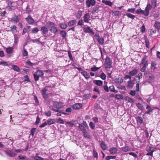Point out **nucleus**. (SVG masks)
<instances>
[{"label":"nucleus","mask_w":160,"mask_h":160,"mask_svg":"<svg viewBox=\"0 0 160 160\" xmlns=\"http://www.w3.org/2000/svg\"><path fill=\"white\" fill-rule=\"evenodd\" d=\"M104 67L107 71H109L112 67V60L108 57H107L105 59Z\"/></svg>","instance_id":"obj_1"},{"label":"nucleus","mask_w":160,"mask_h":160,"mask_svg":"<svg viewBox=\"0 0 160 160\" xmlns=\"http://www.w3.org/2000/svg\"><path fill=\"white\" fill-rule=\"evenodd\" d=\"M44 73L43 71L41 70H37L34 74V77L35 80L37 81L39 80V77L43 76Z\"/></svg>","instance_id":"obj_2"},{"label":"nucleus","mask_w":160,"mask_h":160,"mask_svg":"<svg viewBox=\"0 0 160 160\" xmlns=\"http://www.w3.org/2000/svg\"><path fill=\"white\" fill-rule=\"evenodd\" d=\"M156 149V148H154L152 147H149L147 149V151L148 153L146 154L147 155L152 156L153 152L155 149Z\"/></svg>","instance_id":"obj_3"},{"label":"nucleus","mask_w":160,"mask_h":160,"mask_svg":"<svg viewBox=\"0 0 160 160\" xmlns=\"http://www.w3.org/2000/svg\"><path fill=\"white\" fill-rule=\"evenodd\" d=\"M122 150L125 152L128 151H133V149L132 148L129 147L128 146L125 145L124 146L121 148Z\"/></svg>","instance_id":"obj_4"},{"label":"nucleus","mask_w":160,"mask_h":160,"mask_svg":"<svg viewBox=\"0 0 160 160\" xmlns=\"http://www.w3.org/2000/svg\"><path fill=\"white\" fill-rule=\"evenodd\" d=\"M95 38L98 41L99 43L101 45H102L104 42V39L102 38H100L99 35L96 34L95 35Z\"/></svg>","instance_id":"obj_5"},{"label":"nucleus","mask_w":160,"mask_h":160,"mask_svg":"<svg viewBox=\"0 0 160 160\" xmlns=\"http://www.w3.org/2000/svg\"><path fill=\"white\" fill-rule=\"evenodd\" d=\"M83 31L85 32L91 33L93 34H94V32L92 31V29L89 27L86 28L84 27L83 28Z\"/></svg>","instance_id":"obj_6"},{"label":"nucleus","mask_w":160,"mask_h":160,"mask_svg":"<svg viewBox=\"0 0 160 160\" xmlns=\"http://www.w3.org/2000/svg\"><path fill=\"white\" fill-rule=\"evenodd\" d=\"M53 105L56 108L59 109L62 108L63 106V104L61 102H55L53 103Z\"/></svg>","instance_id":"obj_7"},{"label":"nucleus","mask_w":160,"mask_h":160,"mask_svg":"<svg viewBox=\"0 0 160 160\" xmlns=\"http://www.w3.org/2000/svg\"><path fill=\"white\" fill-rule=\"evenodd\" d=\"M25 19L28 23L29 24H33L34 22V20L30 15H28Z\"/></svg>","instance_id":"obj_8"},{"label":"nucleus","mask_w":160,"mask_h":160,"mask_svg":"<svg viewBox=\"0 0 160 160\" xmlns=\"http://www.w3.org/2000/svg\"><path fill=\"white\" fill-rule=\"evenodd\" d=\"M96 4V2L94 0H88L86 1V5L88 7H90L91 5H94Z\"/></svg>","instance_id":"obj_9"},{"label":"nucleus","mask_w":160,"mask_h":160,"mask_svg":"<svg viewBox=\"0 0 160 160\" xmlns=\"http://www.w3.org/2000/svg\"><path fill=\"white\" fill-rule=\"evenodd\" d=\"M90 16L88 13H86L83 17L84 21L85 22H88L90 20Z\"/></svg>","instance_id":"obj_10"},{"label":"nucleus","mask_w":160,"mask_h":160,"mask_svg":"<svg viewBox=\"0 0 160 160\" xmlns=\"http://www.w3.org/2000/svg\"><path fill=\"white\" fill-rule=\"evenodd\" d=\"M41 31H42V35H46L48 33V30L47 28L45 26H43L41 28Z\"/></svg>","instance_id":"obj_11"},{"label":"nucleus","mask_w":160,"mask_h":160,"mask_svg":"<svg viewBox=\"0 0 160 160\" xmlns=\"http://www.w3.org/2000/svg\"><path fill=\"white\" fill-rule=\"evenodd\" d=\"M114 81L116 83L120 85L123 82V79L121 77H118V78H115Z\"/></svg>","instance_id":"obj_12"},{"label":"nucleus","mask_w":160,"mask_h":160,"mask_svg":"<svg viewBox=\"0 0 160 160\" xmlns=\"http://www.w3.org/2000/svg\"><path fill=\"white\" fill-rule=\"evenodd\" d=\"M151 8V5L150 4L148 3L147 4L146 7L145 8V11L146 12L145 16H147L149 14V11L150 10Z\"/></svg>","instance_id":"obj_13"},{"label":"nucleus","mask_w":160,"mask_h":160,"mask_svg":"<svg viewBox=\"0 0 160 160\" xmlns=\"http://www.w3.org/2000/svg\"><path fill=\"white\" fill-rule=\"evenodd\" d=\"M82 107V104L80 103H76L72 106V108L74 109H79Z\"/></svg>","instance_id":"obj_14"},{"label":"nucleus","mask_w":160,"mask_h":160,"mask_svg":"<svg viewBox=\"0 0 160 160\" xmlns=\"http://www.w3.org/2000/svg\"><path fill=\"white\" fill-rule=\"evenodd\" d=\"M109 151L111 154L113 155L117 153L118 149L115 147H112L109 149Z\"/></svg>","instance_id":"obj_15"},{"label":"nucleus","mask_w":160,"mask_h":160,"mask_svg":"<svg viewBox=\"0 0 160 160\" xmlns=\"http://www.w3.org/2000/svg\"><path fill=\"white\" fill-rule=\"evenodd\" d=\"M93 82L99 86H102L103 84V82L100 80H94L93 81Z\"/></svg>","instance_id":"obj_16"},{"label":"nucleus","mask_w":160,"mask_h":160,"mask_svg":"<svg viewBox=\"0 0 160 160\" xmlns=\"http://www.w3.org/2000/svg\"><path fill=\"white\" fill-rule=\"evenodd\" d=\"M5 152L7 153L8 155L10 157H14L16 155V154L10 150L5 151Z\"/></svg>","instance_id":"obj_17"},{"label":"nucleus","mask_w":160,"mask_h":160,"mask_svg":"<svg viewBox=\"0 0 160 160\" xmlns=\"http://www.w3.org/2000/svg\"><path fill=\"white\" fill-rule=\"evenodd\" d=\"M50 31L51 32L55 34L58 31V29L55 26L51 27Z\"/></svg>","instance_id":"obj_18"},{"label":"nucleus","mask_w":160,"mask_h":160,"mask_svg":"<svg viewBox=\"0 0 160 160\" xmlns=\"http://www.w3.org/2000/svg\"><path fill=\"white\" fill-rule=\"evenodd\" d=\"M81 73L84 76L85 78L88 79L90 78V75L89 74L85 71H82L81 72Z\"/></svg>","instance_id":"obj_19"},{"label":"nucleus","mask_w":160,"mask_h":160,"mask_svg":"<svg viewBox=\"0 0 160 160\" xmlns=\"http://www.w3.org/2000/svg\"><path fill=\"white\" fill-rule=\"evenodd\" d=\"M13 47H9L6 48V51L7 53L11 54L13 52Z\"/></svg>","instance_id":"obj_20"},{"label":"nucleus","mask_w":160,"mask_h":160,"mask_svg":"<svg viewBox=\"0 0 160 160\" xmlns=\"http://www.w3.org/2000/svg\"><path fill=\"white\" fill-rule=\"evenodd\" d=\"M136 12L137 14H141L145 16L146 14H145L146 12L145 10L144 11V10H142V9H138L136 10Z\"/></svg>","instance_id":"obj_21"},{"label":"nucleus","mask_w":160,"mask_h":160,"mask_svg":"<svg viewBox=\"0 0 160 160\" xmlns=\"http://www.w3.org/2000/svg\"><path fill=\"white\" fill-rule=\"evenodd\" d=\"M42 94L44 98H47L48 97V93H47V90L46 88H44L42 89Z\"/></svg>","instance_id":"obj_22"},{"label":"nucleus","mask_w":160,"mask_h":160,"mask_svg":"<svg viewBox=\"0 0 160 160\" xmlns=\"http://www.w3.org/2000/svg\"><path fill=\"white\" fill-rule=\"evenodd\" d=\"M100 146L101 148L104 150H106L107 148V145L103 141H102L100 143Z\"/></svg>","instance_id":"obj_23"},{"label":"nucleus","mask_w":160,"mask_h":160,"mask_svg":"<svg viewBox=\"0 0 160 160\" xmlns=\"http://www.w3.org/2000/svg\"><path fill=\"white\" fill-rule=\"evenodd\" d=\"M138 72V70L137 69H134L130 72L129 73L131 76H133L136 74Z\"/></svg>","instance_id":"obj_24"},{"label":"nucleus","mask_w":160,"mask_h":160,"mask_svg":"<svg viewBox=\"0 0 160 160\" xmlns=\"http://www.w3.org/2000/svg\"><path fill=\"white\" fill-rule=\"evenodd\" d=\"M59 26L61 28L63 29H66L68 27L67 24L64 23H59Z\"/></svg>","instance_id":"obj_25"},{"label":"nucleus","mask_w":160,"mask_h":160,"mask_svg":"<svg viewBox=\"0 0 160 160\" xmlns=\"http://www.w3.org/2000/svg\"><path fill=\"white\" fill-rule=\"evenodd\" d=\"M31 27L30 26H28L26 28H24L23 31L22 35H23L26 32H28L30 31Z\"/></svg>","instance_id":"obj_26"},{"label":"nucleus","mask_w":160,"mask_h":160,"mask_svg":"<svg viewBox=\"0 0 160 160\" xmlns=\"http://www.w3.org/2000/svg\"><path fill=\"white\" fill-rule=\"evenodd\" d=\"M55 120L53 119H49L47 121L48 124L50 125L54 123L55 122Z\"/></svg>","instance_id":"obj_27"},{"label":"nucleus","mask_w":160,"mask_h":160,"mask_svg":"<svg viewBox=\"0 0 160 160\" xmlns=\"http://www.w3.org/2000/svg\"><path fill=\"white\" fill-rule=\"evenodd\" d=\"M77 21L75 20H71L68 23V25L69 27H71L74 25L76 23Z\"/></svg>","instance_id":"obj_28"},{"label":"nucleus","mask_w":160,"mask_h":160,"mask_svg":"<svg viewBox=\"0 0 160 160\" xmlns=\"http://www.w3.org/2000/svg\"><path fill=\"white\" fill-rule=\"evenodd\" d=\"M102 2L106 5H108L110 7H111L112 5V3L108 0H103L102 1Z\"/></svg>","instance_id":"obj_29"},{"label":"nucleus","mask_w":160,"mask_h":160,"mask_svg":"<svg viewBox=\"0 0 160 160\" xmlns=\"http://www.w3.org/2000/svg\"><path fill=\"white\" fill-rule=\"evenodd\" d=\"M143 64V67L141 69V71L142 72H144L145 70L146 67L148 65V61H146L144 64Z\"/></svg>","instance_id":"obj_30"},{"label":"nucleus","mask_w":160,"mask_h":160,"mask_svg":"<svg viewBox=\"0 0 160 160\" xmlns=\"http://www.w3.org/2000/svg\"><path fill=\"white\" fill-rule=\"evenodd\" d=\"M134 85V83L131 80L127 82V87L129 88H132Z\"/></svg>","instance_id":"obj_31"},{"label":"nucleus","mask_w":160,"mask_h":160,"mask_svg":"<svg viewBox=\"0 0 160 160\" xmlns=\"http://www.w3.org/2000/svg\"><path fill=\"white\" fill-rule=\"evenodd\" d=\"M60 34L62 37L63 38H65L66 36V31L64 30H62L60 31Z\"/></svg>","instance_id":"obj_32"},{"label":"nucleus","mask_w":160,"mask_h":160,"mask_svg":"<svg viewBox=\"0 0 160 160\" xmlns=\"http://www.w3.org/2000/svg\"><path fill=\"white\" fill-rule=\"evenodd\" d=\"M39 31V30L37 27L32 28L31 30V33L33 34L37 33Z\"/></svg>","instance_id":"obj_33"},{"label":"nucleus","mask_w":160,"mask_h":160,"mask_svg":"<svg viewBox=\"0 0 160 160\" xmlns=\"http://www.w3.org/2000/svg\"><path fill=\"white\" fill-rule=\"evenodd\" d=\"M12 68L14 70L17 72H19L20 71L19 68L17 66L15 65H12Z\"/></svg>","instance_id":"obj_34"},{"label":"nucleus","mask_w":160,"mask_h":160,"mask_svg":"<svg viewBox=\"0 0 160 160\" xmlns=\"http://www.w3.org/2000/svg\"><path fill=\"white\" fill-rule=\"evenodd\" d=\"M12 20L15 22L16 23L18 22L19 21V18L18 16H15L12 19Z\"/></svg>","instance_id":"obj_35"},{"label":"nucleus","mask_w":160,"mask_h":160,"mask_svg":"<svg viewBox=\"0 0 160 160\" xmlns=\"http://www.w3.org/2000/svg\"><path fill=\"white\" fill-rule=\"evenodd\" d=\"M154 26L157 29H160V22L158 21H156Z\"/></svg>","instance_id":"obj_36"},{"label":"nucleus","mask_w":160,"mask_h":160,"mask_svg":"<svg viewBox=\"0 0 160 160\" xmlns=\"http://www.w3.org/2000/svg\"><path fill=\"white\" fill-rule=\"evenodd\" d=\"M115 98L117 99H122L123 98V96L121 94H117L115 96Z\"/></svg>","instance_id":"obj_37"},{"label":"nucleus","mask_w":160,"mask_h":160,"mask_svg":"<svg viewBox=\"0 0 160 160\" xmlns=\"http://www.w3.org/2000/svg\"><path fill=\"white\" fill-rule=\"evenodd\" d=\"M156 63L155 62H152L151 64V69L154 70L156 68Z\"/></svg>","instance_id":"obj_38"},{"label":"nucleus","mask_w":160,"mask_h":160,"mask_svg":"<svg viewBox=\"0 0 160 160\" xmlns=\"http://www.w3.org/2000/svg\"><path fill=\"white\" fill-rule=\"evenodd\" d=\"M10 28L11 29V31H12V33H15L17 32V30H16L17 27L15 26L14 25L13 26L11 27Z\"/></svg>","instance_id":"obj_39"},{"label":"nucleus","mask_w":160,"mask_h":160,"mask_svg":"<svg viewBox=\"0 0 160 160\" xmlns=\"http://www.w3.org/2000/svg\"><path fill=\"white\" fill-rule=\"evenodd\" d=\"M126 15L128 18L132 19H133L135 18V15H132L130 13H126Z\"/></svg>","instance_id":"obj_40"},{"label":"nucleus","mask_w":160,"mask_h":160,"mask_svg":"<svg viewBox=\"0 0 160 160\" xmlns=\"http://www.w3.org/2000/svg\"><path fill=\"white\" fill-rule=\"evenodd\" d=\"M100 68V67L98 68L96 67L95 66H93V67L91 68V69L92 71L95 72L98 71Z\"/></svg>","instance_id":"obj_41"},{"label":"nucleus","mask_w":160,"mask_h":160,"mask_svg":"<svg viewBox=\"0 0 160 160\" xmlns=\"http://www.w3.org/2000/svg\"><path fill=\"white\" fill-rule=\"evenodd\" d=\"M142 118L140 117H138L137 118V121L138 123L141 124L142 122Z\"/></svg>","instance_id":"obj_42"},{"label":"nucleus","mask_w":160,"mask_h":160,"mask_svg":"<svg viewBox=\"0 0 160 160\" xmlns=\"http://www.w3.org/2000/svg\"><path fill=\"white\" fill-rule=\"evenodd\" d=\"M125 99L126 100L128 101L129 102H134L132 98H130L129 97H128V96L126 97H125Z\"/></svg>","instance_id":"obj_43"},{"label":"nucleus","mask_w":160,"mask_h":160,"mask_svg":"<svg viewBox=\"0 0 160 160\" xmlns=\"http://www.w3.org/2000/svg\"><path fill=\"white\" fill-rule=\"evenodd\" d=\"M57 122L60 124H64V121L60 118H58L57 119Z\"/></svg>","instance_id":"obj_44"},{"label":"nucleus","mask_w":160,"mask_h":160,"mask_svg":"<svg viewBox=\"0 0 160 160\" xmlns=\"http://www.w3.org/2000/svg\"><path fill=\"white\" fill-rule=\"evenodd\" d=\"M78 127L83 132L86 131V129L82 124H79Z\"/></svg>","instance_id":"obj_45"},{"label":"nucleus","mask_w":160,"mask_h":160,"mask_svg":"<svg viewBox=\"0 0 160 160\" xmlns=\"http://www.w3.org/2000/svg\"><path fill=\"white\" fill-rule=\"evenodd\" d=\"M82 15V12L81 11H78L77 15L76 17L77 18L79 19L81 17Z\"/></svg>","instance_id":"obj_46"},{"label":"nucleus","mask_w":160,"mask_h":160,"mask_svg":"<svg viewBox=\"0 0 160 160\" xmlns=\"http://www.w3.org/2000/svg\"><path fill=\"white\" fill-rule=\"evenodd\" d=\"M83 132V136L85 138H90V136L86 131H85Z\"/></svg>","instance_id":"obj_47"},{"label":"nucleus","mask_w":160,"mask_h":160,"mask_svg":"<svg viewBox=\"0 0 160 160\" xmlns=\"http://www.w3.org/2000/svg\"><path fill=\"white\" fill-rule=\"evenodd\" d=\"M100 77L103 80H105L106 78V76L104 72H102L101 75Z\"/></svg>","instance_id":"obj_48"},{"label":"nucleus","mask_w":160,"mask_h":160,"mask_svg":"<svg viewBox=\"0 0 160 160\" xmlns=\"http://www.w3.org/2000/svg\"><path fill=\"white\" fill-rule=\"evenodd\" d=\"M115 158L116 156H109L106 157L105 159L106 160H109L111 159H115Z\"/></svg>","instance_id":"obj_49"},{"label":"nucleus","mask_w":160,"mask_h":160,"mask_svg":"<svg viewBox=\"0 0 160 160\" xmlns=\"http://www.w3.org/2000/svg\"><path fill=\"white\" fill-rule=\"evenodd\" d=\"M36 128H33L30 131V134L32 135V136H33L34 134L36 131Z\"/></svg>","instance_id":"obj_50"},{"label":"nucleus","mask_w":160,"mask_h":160,"mask_svg":"<svg viewBox=\"0 0 160 160\" xmlns=\"http://www.w3.org/2000/svg\"><path fill=\"white\" fill-rule=\"evenodd\" d=\"M90 127L92 129H94L95 127V125L94 123L92 122H90L89 123Z\"/></svg>","instance_id":"obj_51"},{"label":"nucleus","mask_w":160,"mask_h":160,"mask_svg":"<svg viewBox=\"0 0 160 160\" xmlns=\"http://www.w3.org/2000/svg\"><path fill=\"white\" fill-rule=\"evenodd\" d=\"M65 124L66 125H67L68 126L71 127H72L74 125V123L70 122H66V123H65Z\"/></svg>","instance_id":"obj_52"},{"label":"nucleus","mask_w":160,"mask_h":160,"mask_svg":"<svg viewBox=\"0 0 160 160\" xmlns=\"http://www.w3.org/2000/svg\"><path fill=\"white\" fill-rule=\"evenodd\" d=\"M155 78V77L152 75H151L149 77V79L151 81H153L154 80Z\"/></svg>","instance_id":"obj_53"},{"label":"nucleus","mask_w":160,"mask_h":160,"mask_svg":"<svg viewBox=\"0 0 160 160\" xmlns=\"http://www.w3.org/2000/svg\"><path fill=\"white\" fill-rule=\"evenodd\" d=\"M137 106L138 108L140 110H142L143 108L142 105L140 103H138L137 104Z\"/></svg>","instance_id":"obj_54"},{"label":"nucleus","mask_w":160,"mask_h":160,"mask_svg":"<svg viewBox=\"0 0 160 160\" xmlns=\"http://www.w3.org/2000/svg\"><path fill=\"white\" fill-rule=\"evenodd\" d=\"M99 7H96L93 8V11L96 13H98L100 11L99 10Z\"/></svg>","instance_id":"obj_55"},{"label":"nucleus","mask_w":160,"mask_h":160,"mask_svg":"<svg viewBox=\"0 0 160 160\" xmlns=\"http://www.w3.org/2000/svg\"><path fill=\"white\" fill-rule=\"evenodd\" d=\"M135 10V8H129L128 9L127 11L128 12H129L132 13H133Z\"/></svg>","instance_id":"obj_56"},{"label":"nucleus","mask_w":160,"mask_h":160,"mask_svg":"<svg viewBox=\"0 0 160 160\" xmlns=\"http://www.w3.org/2000/svg\"><path fill=\"white\" fill-rule=\"evenodd\" d=\"M103 88L104 90L107 92H109V88L107 85H104Z\"/></svg>","instance_id":"obj_57"},{"label":"nucleus","mask_w":160,"mask_h":160,"mask_svg":"<svg viewBox=\"0 0 160 160\" xmlns=\"http://www.w3.org/2000/svg\"><path fill=\"white\" fill-rule=\"evenodd\" d=\"M34 159L35 160H44L43 158L38 156H35L34 157Z\"/></svg>","instance_id":"obj_58"},{"label":"nucleus","mask_w":160,"mask_h":160,"mask_svg":"<svg viewBox=\"0 0 160 160\" xmlns=\"http://www.w3.org/2000/svg\"><path fill=\"white\" fill-rule=\"evenodd\" d=\"M68 57L71 60H73V58L72 55V53L70 51H69L68 52Z\"/></svg>","instance_id":"obj_59"},{"label":"nucleus","mask_w":160,"mask_h":160,"mask_svg":"<svg viewBox=\"0 0 160 160\" xmlns=\"http://www.w3.org/2000/svg\"><path fill=\"white\" fill-rule=\"evenodd\" d=\"M129 154L130 155H132L135 158H136L138 157V155L136 153L133 152H130L129 153Z\"/></svg>","instance_id":"obj_60"},{"label":"nucleus","mask_w":160,"mask_h":160,"mask_svg":"<svg viewBox=\"0 0 160 160\" xmlns=\"http://www.w3.org/2000/svg\"><path fill=\"white\" fill-rule=\"evenodd\" d=\"M132 78L131 75H126L124 77V78L125 79H126L128 78L130 79V80Z\"/></svg>","instance_id":"obj_61"},{"label":"nucleus","mask_w":160,"mask_h":160,"mask_svg":"<svg viewBox=\"0 0 160 160\" xmlns=\"http://www.w3.org/2000/svg\"><path fill=\"white\" fill-rule=\"evenodd\" d=\"M151 4L152 6L155 7L156 6V2L155 0H153L152 1Z\"/></svg>","instance_id":"obj_62"},{"label":"nucleus","mask_w":160,"mask_h":160,"mask_svg":"<svg viewBox=\"0 0 160 160\" xmlns=\"http://www.w3.org/2000/svg\"><path fill=\"white\" fill-rule=\"evenodd\" d=\"M93 155L95 158H97L98 157V155L97 152L95 151H93Z\"/></svg>","instance_id":"obj_63"},{"label":"nucleus","mask_w":160,"mask_h":160,"mask_svg":"<svg viewBox=\"0 0 160 160\" xmlns=\"http://www.w3.org/2000/svg\"><path fill=\"white\" fill-rule=\"evenodd\" d=\"M113 14H114L115 15H119L120 14V12L119 11H112Z\"/></svg>","instance_id":"obj_64"}]
</instances>
